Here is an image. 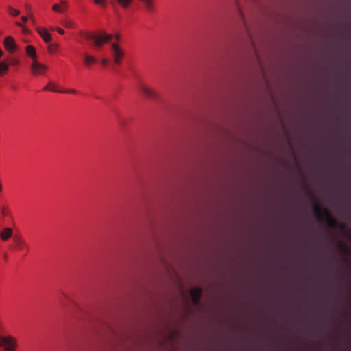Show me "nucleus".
I'll use <instances>...</instances> for the list:
<instances>
[{"mask_svg": "<svg viewBox=\"0 0 351 351\" xmlns=\"http://www.w3.org/2000/svg\"><path fill=\"white\" fill-rule=\"evenodd\" d=\"M48 66L39 62L37 60L32 61L30 71L34 76L43 75L48 71Z\"/></svg>", "mask_w": 351, "mask_h": 351, "instance_id": "nucleus-4", "label": "nucleus"}, {"mask_svg": "<svg viewBox=\"0 0 351 351\" xmlns=\"http://www.w3.org/2000/svg\"><path fill=\"white\" fill-rule=\"evenodd\" d=\"M10 249L14 252H23L25 255L27 254L29 250V246L25 241L19 236H14L13 237Z\"/></svg>", "mask_w": 351, "mask_h": 351, "instance_id": "nucleus-2", "label": "nucleus"}, {"mask_svg": "<svg viewBox=\"0 0 351 351\" xmlns=\"http://www.w3.org/2000/svg\"><path fill=\"white\" fill-rule=\"evenodd\" d=\"M315 216L317 221H325L326 225L330 228H335L343 230L344 223H337L328 210H322L318 204H315L313 206Z\"/></svg>", "mask_w": 351, "mask_h": 351, "instance_id": "nucleus-1", "label": "nucleus"}, {"mask_svg": "<svg viewBox=\"0 0 351 351\" xmlns=\"http://www.w3.org/2000/svg\"><path fill=\"white\" fill-rule=\"evenodd\" d=\"M340 246H341V248L343 250H344V249H345V247H346L344 246V245L341 244V245H340Z\"/></svg>", "mask_w": 351, "mask_h": 351, "instance_id": "nucleus-31", "label": "nucleus"}, {"mask_svg": "<svg viewBox=\"0 0 351 351\" xmlns=\"http://www.w3.org/2000/svg\"><path fill=\"white\" fill-rule=\"evenodd\" d=\"M21 29H22L23 33L25 34H28L30 32L29 29L26 26H24Z\"/></svg>", "mask_w": 351, "mask_h": 351, "instance_id": "nucleus-26", "label": "nucleus"}, {"mask_svg": "<svg viewBox=\"0 0 351 351\" xmlns=\"http://www.w3.org/2000/svg\"><path fill=\"white\" fill-rule=\"evenodd\" d=\"M13 231L10 228H5L0 232V238L2 241H5L8 240L12 235Z\"/></svg>", "mask_w": 351, "mask_h": 351, "instance_id": "nucleus-14", "label": "nucleus"}, {"mask_svg": "<svg viewBox=\"0 0 351 351\" xmlns=\"http://www.w3.org/2000/svg\"><path fill=\"white\" fill-rule=\"evenodd\" d=\"M61 24L67 29H74L76 27L75 22L69 17L62 19L61 20Z\"/></svg>", "mask_w": 351, "mask_h": 351, "instance_id": "nucleus-15", "label": "nucleus"}, {"mask_svg": "<svg viewBox=\"0 0 351 351\" xmlns=\"http://www.w3.org/2000/svg\"><path fill=\"white\" fill-rule=\"evenodd\" d=\"M346 237H348L351 239V234H349V235H348V234H346Z\"/></svg>", "mask_w": 351, "mask_h": 351, "instance_id": "nucleus-32", "label": "nucleus"}, {"mask_svg": "<svg viewBox=\"0 0 351 351\" xmlns=\"http://www.w3.org/2000/svg\"><path fill=\"white\" fill-rule=\"evenodd\" d=\"M14 24L21 28H23L25 26L23 22L16 21Z\"/></svg>", "mask_w": 351, "mask_h": 351, "instance_id": "nucleus-28", "label": "nucleus"}, {"mask_svg": "<svg viewBox=\"0 0 351 351\" xmlns=\"http://www.w3.org/2000/svg\"><path fill=\"white\" fill-rule=\"evenodd\" d=\"M93 3L96 5L101 7H106V0H93Z\"/></svg>", "mask_w": 351, "mask_h": 351, "instance_id": "nucleus-22", "label": "nucleus"}, {"mask_svg": "<svg viewBox=\"0 0 351 351\" xmlns=\"http://www.w3.org/2000/svg\"><path fill=\"white\" fill-rule=\"evenodd\" d=\"M113 35L108 34H101L93 36L95 42V45L97 47H101L104 44L110 42L112 40Z\"/></svg>", "mask_w": 351, "mask_h": 351, "instance_id": "nucleus-8", "label": "nucleus"}, {"mask_svg": "<svg viewBox=\"0 0 351 351\" xmlns=\"http://www.w3.org/2000/svg\"><path fill=\"white\" fill-rule=\"evenodd\" d=\"M28 20V18L25 16H21V21L25 24Z\"/></svg>", "mask_w": 351, "mask_h": 351, "instance_id": "nucleus-30", "label": "nucleus"}, {"mask_svg": "<svg viewBox=\"0 0 351 351\" xmlns=\"http://www.w3.org/2000/svg\"><path fill=\"white\" fill-rule=\"evenodd\" d=\"M120 38H121V36L119 34H117L113 35L112 39L115 40L114 42L118 43V41L120 40Z\"/></svg>", "mask_w": 351, "mask_h": 351, "instance_id": "nucleus-27", "label": "nucleus"}, {"mask_svg": "<svg viewBox=\"0 0 351 351\" xmlns=\"http://www.w3.org/2000/svg\"><path fill=\"white\" fill-rule=\"evenodd\" d=\"M9 69V64L5 62H0V77H3L7 74Z\"/></svg>", "mask_w": 351, "mask_h": 351, "instance_id": "nucleus-20", "label": "nucleus"}, {"mask_svg": "<svg viewBox=\"0 0 351 351\" xmlns=\"http://www.w3.org/2000/svg\"><path fill=\"white\" fill-rule=\"evenodd\" d=\"M26 55L29 56L32 61L37 60L36 48L32 45H27L25 48Z\"/></svg>", "mask_w": 351, "mask_h": 351, "instance_id": "nucleus-13", "label": "nucleus"}, {"mask_svg": "<svg viewBox=\"0 0 351 351\" xmlns=\"http://www.w3.org/2000/svg\"><path fill=\"white\" fill-rule=\"evenodd\" d=\"M36 30L45 43L51 42L52 40V36L47 28L44 27H38Z\"/></svg>", "mask_w": 351, "mask_h": 351, "instance_id": "nucleus-10", "label": "nucleus"}, {"mask_svg": "<svg viewBox=\"0 0 351 351\" xmlns=\"http://www.w3.org/2000/svg\"><path fill=\"white\" fill-rule=\"evenodd\" d=\"M6 11L9 15L13 17H16L20 14V11L10 5L6 7Z\"/></svg>", "mask_w": 351, "mask_h": 351, "instance_id": "nucleus-19", "label": "nucleus"}, {"mask_svg": "<svg viewBox=\"0 0 351 351\" xmlns=\"http://www.w3.org/2000/svg\"><path fill=\"white\" fill-rule=\"evenodd\" d=\"M44 90L47 91H53V92H60L62 90H60L58 88V86L56 84L53 82H49L47 86L44 87Z\"/></svg>", "mask_w": 351, "mask_h": 351, "instance_id": "nucleus-18", "label": "nucleus"}, {"mask_svg": "<svg viewBox=\"0 0 351 351\" xmlns=\"http://www.w3.org/2000/svg\"><path fill=\"white\" fill-rule=\"evenodd\" d=\"M60 47V45L57 43H51L47 46V52L51 55L56 54L58 51Z\"/></svg>", "mask_w": 351, "mask_h": 351, "instance_id": "nucleus-17", "label": "nucleus"}, {"mask_svg": "<svg viewBox=\"0 0 351 351\" xmlns=\"http://www.w3.org/2000/svg\"><path fill=\"white\" fill-rule=\"evenodd\" d=\"M143 5L144 10L149 14H154L157 12L156 0H138Z\"/></svg>", "mask_w": 351, "mask_h": 351, "instance_id": "nucleus-9", "label": "nucleus"}, {"mask_svg": "<svg viewBox=\"0 0 351 351\" xmlns=\"http://www.w3.org/2000/svg\"><path fill=\"white\" fill-rule=\"evenodd\" d=\"M61 93H67V94H73V95H76L78 93L77 90L74 88L63 90V91H61Z\"/></svg>", "mask_w": 351, "mask_h": 351, "instance_id": "nucleus-25", "label": "nucleus"}, {"mask_svg": "<svg viewBox=\"0 0 351 351\" xmlns=\"http://www.w3.org/2000/svg\"><path fill=\"white\" fill-rule=\"evenodd\" d=\"M0 347L3 348L5 351H14L16 348V341L12 336L0 335Z\"/></svg>", "mask_w": 351, "mask_h": 351, "instance_id": "nucleus-3", "label": "nucleus"}, {"mask_svg": "<svg viewBox=\"0 0 351 351\" xmlns=\"http://www.w3.org/2000/svg\"><path fill=\"white\" fill-rule=\"evenodd\" d=\"M4 49L10 54L14 53L18 50V45L12 36H8L3 40Z\"/></svg>", "mask_w": 351, "mask_h": 351, "instance_id": "nucleus-6", "label": "nucleus"}, {"mask_svg": "<svg viewBox=\"0 0 351 351\" xmlns=\"http://www.w3.org/2000/svg\"><path fill=\"white\" fill-rule=\"evenodd\" d=\"M141 90L145 96L149 98H155L158 95L155 90L147 85H142L141 87Z\"/></svg>", "mask_w": 351, "mask_h": 351, "instance_id": "nucleus-11", "label": "nucleus"}, {"mask_svg": "<svg viewBox=\"0 0 351 351\" xmlns=\"http://www.w3.org/2000/svg\"><path fill=\"white\" fill-rule=\"evenodd\" d=\"M50 29L51 31H56L58 33H59L61 35H63L65 33V31L62 28L59 27H50Z\"/></svg>", "mask_w": 351, "mask_h": 351, "instance_id": "nucleus-24", "label": "nucleus"}, {"mask_svg": "<svg viewBox=\"0 0 351 351\" xmlns=\"http://www.w3.org/2000/svg\"><path fill=\"white\" fill-rule=\"evenodd\" d=\"M201 294H202L201 289L198 288V287L193 288L190 291L191 298L195 304H198L200 297H201Z\"/></svg>", "mask_w": 351, "mask_h": 351, "instance_id": "nucleus-12", "label": "nucleus"}, {"mask_svg": "<svg viewBox=\"0 0 351 351\" xmlns=\"http://www.w3.org/2000/svg\"><path fill=\"white\" fill-rule=\"evenodd\" d=\"M96 59L90 56V55H88V54H84V64L86 66H92L93 64H95L96 63Z\"/></svg>", "mask_w": 351, "mask_h": 351, "instance_id": "nucleus-16", "label": "nucleus"}, {"mask_svg": "<svg viewBox=\"0 0 351 351\" xmlns=\"http://www.w3.org/2000/svg\"><path fill=\"white\" fill-rule=\"evenodd\" d=\"M111 49L112 51V56L114 58V63L119 65L121 63L122 58L124 56V51L117 42L111 43Z\"/></svg>", "mask_w": 351, "mask_h": 351, "instance_id": "nucleus-5", "label": "nucleus"}, {"mask_svg": "<svg viewBox=\"0 0 351 351\" xmlns=\"http://www.w3.org/2000/svg\"><path fill=\"white\" fill-rule=\"evenodd\" d=\"M108 63V60L106 59V58H104L101 62V64L102 66H105Z\"/></svg>", "mask_w": 351, "mask_h": 351, "instance_id": "nucleus-29", "label": "nucleus"}, {"mask_svg": "<svg viewBox=\"0 0 351 351\" xmlns=\"http://www.w3.org/2000/svg\"><path fill=\"white\" fill-rule=\"evenodd\" d=\"M117 3L123 9L128 8L132 3V0H117Z\"/></svg>", "mask_w": 351, "mask_h": 351, "instance_id": "nucleus-21", "label": "nucleus"}, {"mask_svg": "<svg viewBox=\"0 0 351 351\" xmlns=\"http://www.w3.org/2000/svg\"><path fill=\"white\" fill-rule=\"evenodd\" d=\"M69 8V3L67 0H60L51 6V10L57 14H65Z\"/></svg>", "mask_w": 351, "mask_h": 351, "instance_id": "nucleus-7", "label": "nucleus"}, {"mask_svg": "<svg viewBox=\"0 0 351 351\" xmlns=\"http://www.w3.org/2000/svg\"><path fill=\"white\" fill-rule=\"evenodd\" d=\"M20 62L19 60L16 58H10V60H9V62L7 63L8 64H9V66H18Z\"/></svg>", "mask_w": 351, "mask_h": 351, "instance_id": "nucleus-23", "label": "nucleus"}]
</instances>
